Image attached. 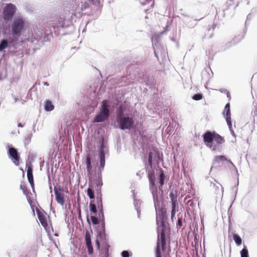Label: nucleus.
Returning a JSON list of instances; mask_svg holds the SVG:
<instances>
[{
    "mask_svg": "<svg viewBox=\"0 0 257 257\" xmlns=\"http://www.w3.org/2000/svg\"><path fill=\"white\" fill-rule=\"evenodd\" d=\"M64 19H62V20L61 21V22L59 23V26H62L63 27V25H64Z\"/></svg>",
    "mask_w": 257,
    "mask_h": 257,
    "instance_id": "obj_41",
    "label": "nucleus"
},
{
    "mask_svg": "<svg viewBox=\"0 0 257 257\" xmlns=\"http://www.w3.org/2000/svg\"><path fill=\"white\" fill-rule=\"evenodd\" d=\"M8 43L7 40H3L0 43V51H3L8 47Z\"/></svg>",
    "mask_w": 257,
    "mask_h": 257,
    "instance_id": "obj_26",
    "label": "nucleus"
},
{
    "mask_svg": "<svg viewBox=\"0 0 257 257\" xmlns=\"http://www.w3.org/2000/svg\"><path fill=\"white\" fill-rule=\"evenodd\" d=\"M143 77H144V78L145 77V78H147V76L146 75H143Z\"/></svg>",
    "mask_w": 257,
    "mask_h": 257,
    "instance_id": "obj_44",
    "label": "nucleus"
},
{
    "mask_svg": "<svg viewBox=\"0 0 257 257\" xmlns=\"http://www.w3.org/2000/svg\"><path fill=\"white\" fill-rule=\"evenodd\" d=\"M109 101L106 100H103L101 102L100 112H109L108 110Z\"/></svg>",
    "mask_w": 257,
    "mask_h": 257,
    "instance_id": "obj_20",
    "label": "nucleus"
},
{
    "mask_svg": "<svg viewBox=\"0 0 257 257\" xmlns=\"http://www.w3.org/2000/svg\"><path fill=\"white\" fill-rule=\"evenodd\" d=\"M93 214V215H91L90 216V219L92 221V223L94 225L98 224L99 223L98 218L95 216V215H94V214Z\"/></svg>",
    "mask_w": 257,
    "mask_h": 257,
    "instance_id": "obj_31",
    "label": "nucleus"
},
{
    "mask_svg": "<svg viewBox=\"0 0 257 257\" xmlns=\"http://www.w3.org/2000/svg\"><path fill=\"white\" fill-rule=\"evenodd\" d=\"M87 195L89 196V198L91 199H94V196L93 193V191L90 188H88L87 190Z\"/></svg>",
    "mask_w": 257,
    "mask_h": 257,
    "instance_id": "obj_27",
    "label": "nucleus"
},
{
    "mask_svg": "<svg viewBox=\"0 0 257 257\" xmlns=\"http://www.w3.org/2000/svg\"><path fill=\"white\" fill-rule=\"evenodd\" d=\"M191 202V200L188 201V203L189 204Z\"/></svg>",
    "mask_w": 257,
    "mask_h": 257,
    "instance_id": "obj_45",
    "label": "nucleus"
},
{
    "mask_svg": "<svg viewBox=\"0 0 257 257\" xmlns=\"http://www.w3.org/2000/svg\"><path fill=\"white\" fill-rule=\"evenodd\" d=\"M191 204H192V202L191 203V204H189L190 206H191Z\"/></svg>",
    "mask_w": 257,
    "mask_h": 257,
    "instance_id": "obj_46",
    "label": "nucleus"
},
{
    "mask_svg": "<svg viewBox=\"0 0 257 257\" xmlns=\"http://www.w3.org/2000/svg\"><path fill=\"white\" fill-rule=\"evenodd\" d=\"M149 165L151 168L152 167L153 164V153L152 152H150L149 154V159H148Z\"/></svg>",
    "mask_w": 257,
    "mask_h": 257,
    "instance_id": "obj_35",
    "label": "nucleus"
},
{
    "mask_svg": "<svg viewBox=\"0 0 257 257\" xmlns=\"http://www.w3.org/2000/svg\"><path fill=\"white\" fill-rule=\"evenodd\" d=\"M122 114L119 113L116 118L120 128L121 130L132 128L134 123L133 118L127 116H123Z\"/></svg>",
    "mask_w": 257,
    "mask_h": 257,
    "instance_id": "obj_5",
    "label": "nucleus"
},
{
    "mask_svg": "<svg viewBox=\"0 0 257 257\" xmlns=\"http://www.w3.org/2000/svg\"><path fill=\"white\" fill-rule=\"evenodd\" d=\"M147 85H149L150 83L148 81H144Z\"/></svg>",
    "mask_w": 257,
    "mask_h": 257,
    "instance_id": "obj_42",
    "label": "nucleus"
},
{
    "mask_svg": "<svg viewBox=\"0 0 257 257\" xmlns=\"http://www.w3.org/2000/svg\"><path fill=\"white\" fill-rule=\"evenodd\" d=\"M205 144L212 151H216L220 148L221 144L225 141L224 138L214 131H207L203 135Z\"/></svg>",
    "mask_w": 257,
    "mask_h": 257,
    "instance_id": "obj_3",
    "label": "nucleus"
},
{
    "mask_svg": "<svg viewBox=\"0 0 257 257\" xmlns=\"http://www.w3.org/2000/svg\"><path fill=\"white\" fill-rule=\"evenodd\" d=\"M213 187L215 194H219L220 195L223 194V187L220 183L218 182L213 183Z\"/></svg>",
    "mask_w": 257,
    "mask_h": 257,
    "instance_id": "obj_15",
    "label": "nucleus"
},
{
    "mask_svg": "<svg viewBox=\"0 0 257 257\" xmlns=\"http://www.w3.org/2000/svg\"><path fill=\"white\" fill-rule=\"evenodd\" d=\"M148 178L149 180L150 186L151 189H156L155 186V176L154 173H151L149 174Z\"/></svg>",
    "mask_w": 257,
    "mask_h": 257,
    "instance_id": "obj_16",
    "label": "nucleus"
},
{
    "mask_svg": "<svg viewBox=\"0 0 257 257\" xmlns=\"http://www.w3.org/2000/svg\"><path fill=\"white\" fill-rule=\"evenodd\" d=\"M18 126L19 127H20V126H21V127H22V126H23V125L21 124V123H19V124H18Z\"/></svg>",
    "mask_w": 257,
    "mask_h": 257,
    "instance_id": "obj_43",
    "label": "nucleus"
},
{
    "mask_svg": "<svg viewBox=\"0 0 257 257\" xmlns=\"http://www.w3.org/2000/svg\"><path fill=\"white\" fill-rule=\"evenodd\" d=\"M164 180H165V175L164 174L163 172L162 171L159 176V183H160L161 186H162L164 184Z\"/></svg>",
    "mask_w": 257,
    "mask_h": 257,
    "instance_id": "obj_29",
    "label": "nucleus"
},
{
    "mask_svg": "<svg viewBox=\"0 0 257 257\" xmlns=\"http://www.w3.org/2000/svg\"><path fill=\"white\" fill-rule=\"evenodd\" d=\"M233 238L237 245H239L241 244L242 239L239 235L234 234L233 235Z\"/></svg>",
    "mask_w": 257,
    "mask_h": 257,
    "instance_id": "obj_24",
    "label": "nucleus"
},
{
    "mask_svg": "<svg viewBox=\"0 0 257 257\" xmlns=\"http://www.w3.org/2000/svg\"><path fill=\"white\" fill-rule=\"evenodd\" d=\"M44 108L47 111H51L54 109V106L50 100H46L45 102Z\"/></svg>",
    "mask_w": 257,
    "mask_h": 257,
    "instance_id": "obj_22",
    "label": "nucleus"
},
{
    "mask_svg": "<svg viewBox=\"0 0 257 257\" xmlns=\"http://www.w3.org/2000/svg\"><path fill=\"white\" fill-rule=\"evenodd\" d=\"M177 225L179 227H181L182 226V219L181 218H179L178 219V223H177Z\"/></svg>",
    "mask_w": 257,
    "mask_h": 257,
    "instance_id": "obj_39",
    "label": "nucleus"
},
{
    "mask_svg": "<svg viewBox=\"0 0 257 257\" xmlns=\"http://www.w3.org/2000/svg\"><path fill=\"white\" fill-rule=\"evenodd\" d=\"M219 91L221 93H223L226 94L227 98H228L229 99H231L230 93L227 89L221 88L219 90Z\"/></svg>",
    "mask_w": 257,
    "mask_h": 257,
    "instance_id": "obj_33",
    "label": "nucleus"
},
{
    "mask_svg": "<svg viewBox=\"0 0 257 257\" xmlns=\"http://www.w3.org/2000/svg\"><path fill=\"white\" fill-rule=\"evenodd\" d=\"M20 188L22 190L23 193L26 196L27 201L32 209L33 213L35 214L34 205L33 204L34 202V200L31 197V196L32 195V193L28 189L27 187L24 184H21Z\"/></svg>",
    "mask_w": 257,
    "mask_h": 257,
    "instance_id": "obj_9",
    "label": "nucleus"
},
{
    "mask_svg": "<svg viewBox=\"0 0 257 257\" xmlns=\"http://www.w3.org/2000/svg\"><path fill=\"white\" fill-rule=\"evenodd\" d=\"M99 158H100V167L101 169H103L105 166V154L103 148L102 147L101 148L100 152H99Z\"/></svg>",
    "mask_w": 257,
    "mask_h": 257,
    "instance_id": "obj_14",
    "label": "nucleus"
},
{
    "mask_svg": "<svg viewBox=\"0 0 257 257\" xmlns=\"http://www.w3.org/2000/svg\"><path fill=\"white\" fill-rule=\"evenodd\" d=\"M159 215L161 218L162 224V228L160 234H158L157 246L155 251L156 257H167L169 253L166 250L167 240L169 239V229L164 224L167 219L166 209L162 208L159 211Z\"/></svg>",
    "mask_w": 257,
    "mask_h": 257,
    "instance_id": "obj_1",
    "label": "nucleus"
},
{
    "mask_svg": "<svg viewBox=\"0 0 257 257\" xmlns=\"http://www.w3.org/2000/svg\"><path fill=\"white\" fill-rule=\"evenodd\" d=\"M172 204V210H171V219L173 220L174 218L175 219V215L177 212L178 211V203L176 202H171Z\"/></svg>",
    "mask_w": 257,
    "mask_h": 257,
    "instance_id": "obj_17",
    "label": "nucleus"
},
{
    "mask_svg": "<svg viewBox=\"0 0 257 257\" xmlns=\"http://www.w3.org/2000/svg\"><path fill=\"white\" fill-rule=\"evenodd\" d=\"M16 11V7L12 4H7L3 12V18L6 22L11 20Z\"/></svg>",
    "mask_w": 257,
    "mask_h": 257,
    "instance_id": "obj_6",
    "label": "nucleus"
},
{
    "mask_svg": "<svg viewBox=\"0 0 257 257\" xmlns=\"http://www.w3.org/2000/svg\"><path fill=\"white\" fill-rule=\"evenodd\" d=\"M121 256L122 257H129L130 253L128 251L124 250L121 252Z\"/></svg>",
    "mask_w": 257,
    "mask_h": 257,
    "instance_id": "obj_37",
    "label": "nucleus"
},
{
    "mask_svg": "<svg viewBox=\"0 0 257 257\" xmlns=\"http://www.w3.org/2000/svg\"><path fill=\"white\" fill-rule=\"evenodd\" d=\"M54 191L55 195L56 200L57 203L63 206L65 203V195L63 188L61 186L55 187Z\"/></svg>",
    "mask_w": 257,
    "mask_h": 257,
    "instance_id": "obj_7",
    "label": "nucleus"
},
{
    "mask_svg": "<svg viewBox=\"0 0 257 257\" xmlns=\"http://www.w3.org/2000/svg\"><path fill=\"white\" fill-rule=\"evenodd\" d=\"M36 211L41 224L44 228H46L48 225V220L49 216L47 215V213L43 210H40L37 209Z\"/></svg>",
    "mask_w": 257,
    "mask_h": 257,
    "instance_id": "obj_10",
    "label": "nucleus"
},
{
    "mask_svg": "<svg viewBox=\"0 0 257 257\" xmlns=\"http://www.w3.org/2000/svg\"><path fill=\"white\" fill-rule=\"evenodd\" d=\"M26 22L21 17H16L12 24V33L14 36L19 37L26 27Z\"/></svg>",
    "mask_w": 257,
    "mask_h": 257,
    "instance_id": "obj_4",
    "label": "nucleus"
},
{
    "mask_svg": "<svg viewBox=\"0 0 257 257\" xmlns=\"http://www.w3.org/2000/svg\"><path fill=\"white\" fill-rule=\"evenodd\" d=\"M238 5V3H235V0H227L225 4V10H228L233 7H236Z\"/></svg>",
    "mask_w": 257,
    "mask_h": 257,
    "instance_id": "obj_18",
    "label": "nucleus"
},
{
    "mask_svg": "<svg viewBox=\"0 0 257 257\" xmlns=\"http://www.w3.org/2000/svg\"><path fill=\"white\" fill-rule=\"evenodd\" d=\"M87 251L89 254H91L93 252V248L92 244H86Z\"/></svg>",
    "mask_w": 257,
    "mask_h": 257,
    "instance_id": "obj_34",
    "label": "nucleus"
},
{
    "mask_svg": "<svg viewBox=\"0 0 257 257\" xmlns=\"http://www.w3.org/2000/svg\"><path fill=\"white\" fill-rule=\"evenodd\" d=\"M231 113H226L225 116L226 121L227 122L228 127L230 130L232 128V122H231Z\"/></svg>",
    "mask_w": 257,
    "mask_h": 257,
    "instance_id": "obj_23",
    "label": "nucleus"
},
{
    "mask_svg": "<svg viewBox=\"0 0 257 257\" xmlns=\"http://www.w3.org/2000/svg\"><path fill=\"white\" fill-rule=\"evenodd\" d=\"M27 177L29 182L30 183L31 186L33 189H34V181L33 175V168L32 165L31 163L29 164H27Z\"/></svg>",
    "mask_w": 257,
    "mask_h": 257,
    "instance_id": "obj_12",
    "label": "nucleus"
},
{
    "mask_svg": "<svg viewBox=\"0 0 257 257\" xmlns=\"http://www.w3.org/2000/svg\"><path fill=\"white\" fill-rule=\"evenodd\" d=\"M241 257H248V250L246 248H243L240 251Z\"/></svg>",
    "mask_w": 257,
    "mask_h": 257,
    "instance_id": "obj_32",
    "label": "nucleus"
},
{
    "mask_svg": "<svg viewBox=\"0 0 257 257\" xmlns=\"http://www.w3.org/2000/svg\"><path fill=\"white\" fill-rule=\"evenodd\" d=\"M169 196L171 199V202H176L177 201V192L176 190L172 189L170 193Z\"/></svg>",
    "mask_w": 257,
    "mask_h": 257,
    "instance_id": "obj_21",
    "label": "nucleus"
},
{
    "mask_svg": "<svg viewBox=\"0 0 257 257\" xmlns=\"http://www.w3.org/2000/svg\"><path fill=\"white\" fill-rule=\"evenodd\" d=\"M226 162L227 163L233 165L232 162L227 159V158L223 155L216 156L213 159V164L217 165L219 166H222L223 164V162Z\"/></svg>",
    "mask_w": 257,
    "mask_h": 257,
    "instance_id": "obj_11",
    "label": "nucleus"
},
{
    "mask_svg": "<svg viewBox=\"0 0 257 257\" xmlns=\"http://www.w3.org/2000/svg\"><path fill=\"white\" fill-rule=\"evenodd\" d=\"M85 243L86 244H91V236L88 231H86L85 236Z\"/></svg>",
    "mask_w": 257,
    "mask_h": 257,
    "instance_id": "obj_25",
    "label": "nucleus"
},
{
    "mask_svg": "<svg viewBox=\"0 0 257 257\" xmlns=\"http://www.w3.org/2000/svg\"><path fill=\"white\" fill-rule=\"evenodd\" d=\"M164 32H162L159 33H155L153 36V39H154L156 41H158L159 40L160 37L163 35Z\"/></svg>",
    "mask_w": 257,
    "mask_h": 257,
    "instance_id": "obj_30",
    "label": "nucleus"
},
{
    "mask_svg": "<svg viewBox=\"0 0 257 257\" xmlns=\"http://www.w3.org/2000/svg\"><path fill=\"white\" fill-rule=\"evenodd\" d=\"M85 159L87 175L89 177H91L92 175V165L90 154H87L86 156Z\"/></svg>",
    "mask_w": 257,
    "mask_h": 257,
    "instance_id": "obj_13",
    "label": "nucleus"
},
{
    "mask_svg": "<svg viewBox=\"0 0 257 257\" xmlns=\"http://www.w3.org/2000/svg\"><path fill=\"white\" fill-rule=\"evenodd\" d=\"M96 185L97 187L96 189L97 194V196L95 199H93V200L90 201L89 203V208L91 212V214H94V215H96L97 213L96 208H97L99 211L98 218L100 220L104 221V216L103 209L102 194L101 193L100 188L101 186L102 185V182L101 180H98L97 181Z\"/></svg>",
    "mask_w": 257,
    "mask_h": 257,
    "instance_id": "obj_2",
    "label": "nucleus"
},
{
    "mask_svg": "<svg viewBox=\"0 0 257 257\" xmlns=\"http://www.w3.org/2000/svg\"><path fill=\"white\" fill-rule=\"evenodd\" d=\"M9 158L16 166L20 165V156L16 149L11 147L9 148L8 152Z\"/></svg>",
    "mask_w": 257,
    "mask_h": 257,
    "instance_id": "obj_8",
    "label": "nucleus"
},
{
    "mask_svg": "<svg viewBox=\"0 0 257 257\" xmlns=\"http://www.w3.org/2000/svg\"><path fill=\"white\" fill-rule=\"evenodd\" d=\"M192 98L195 100H200L203 98V94L200 93L195 94L193 96Z\"/></svg>",
    "mask_w": 257,
    "mask_h": 257,
    "instance_id": "obj_28",
    "label": "nucleus"
},
{
    "mask_svg": "<svg viewBox=\"0 0 257 257\" xmlns=\"http://www.w3.org/2000/svg\"><path fill=\"white\" fill-rule=\"evenodd\" d=\"M109 113H99L95 118L94 122H101L107 119Z\"/></svg>",
    "mask_w": 257,
    "mask_h": 257,
    "instance_id": "obj_19",
    "label": "nucleus"
},
{
    "mask_svg": "<svg viewBox=\"0 0 257 257\" xmlns=\"http://www.w3.org/2000/svg\"><path fill=\"white\" fill-rule=\"evenodd\" d=\"M223 112H230V104L229 103L226 104Z\"/></svg>",
    "mask_w": 257,
    "mask_h": 257,
    "instance_id": "obj_36",
    "label": "nucleus"
},
{
    "mask_svg": "<svg viewBox=\"0 0 257 257\" xmlns=\"http://www.w3.org/2000/svg\"><path fill=\"white\" fill-rule=\"evenodd\" d=\"M109 248V245L107 244H105L104 245V248L106 250V256H107L108 255V250Z\"/></svg>",
    "mask_w": 257,
    "mask_h": 257,
    "instance_id": "obj_38",
    "label": "nucleus"
},
{
    "mask_svg": "<svg viewBox=\"0 0 257 257\" xmlns=\"http://www.w3.org/2000/svg\"><path fill=\"white\" fill-rule=\"evenodd\" d=\"M95 243H96V245L97 246V249H99V248H100V243H99V241L97 239L96 240Z\"/></svg>",
    "mask_w": 257,
    "mask_h": 257,
    "instance_id": "obj_40",
    "label": "nucleus"
}]
</instances>
